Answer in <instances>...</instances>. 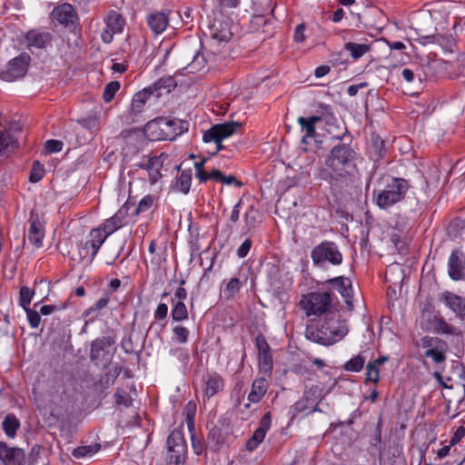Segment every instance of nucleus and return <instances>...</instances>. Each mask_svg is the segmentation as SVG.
<instances>
[{"mask_svg": "<svg viewBox=\"0 0 465 465\" xmlns=\"http://www.w3.org/2000/svg\"><path fill=\"white\" fill-rule=\"evenodd\" d=\"M124 216L123 213H117L111 218L106 219L97 228H94V230H99L101 234L104 236L103 238L106 240L109 235L114 233L124 225Z\"/></svg>", "mask_w": 465, "mask_h": 465, "instance_id": "obj_26", "label": "nucleus"}, {"mask_svg": "<svg viewBox=\"0 0 465 465\" xmlns=\"http://www.w3.org/2000/svg\"><path fill=\"white\" fill-rule=\"evenodd\" d=\"M185 284L184 280H181L180 286L176 289L174 292V297L172 300V302L174 303V300L178 299V301L183 302L187 298V291L183 288V285Z\"/></svg>", "mask_w": 465, "mask_h": 465, "instance_id": "obj_57", "label": "nucleus"}, {"mask_svg": "<svg viewBox=\"0 0 465 465\" xmlns=\"http://www.w3.org/2000/svg\"><path fill=\"white\" fill-rule=\"evenodd\" d=\"M256 346L258 349V354L259 353H267L271 352V349L269 344L267 343L266 340L262 336H258L256 338Z\"/></svg>", "mask_w": 465, "mask_h": 465, "instance_id": "obj_59", "label": "nucleus"}, {"mask_svg": "<svg viewBox=\"0 0 465 465\" xmlns=\"http://www.w3.org/2000/svg\"><path fill=\"white\" fill-rule=\"evenodd\" d=\"M425 38H430L431 42L437 43L442 47L451 50L454 46V38L451 35H435L430 36H425Z\"/></svg>", "mask_w": 465, "mask_h": 465, "instance_id": "obj_45", "label": "nucleus"}, {"mask_svg": "<svg viewBox=\"0 0 465 465\" xmlns=\"http://www.w3.org/2000/svg\"><path fill=\"white\" fill-rule=\"evenodd\" d=\"M241 287H242L241 281L236 277L232 278L226 283V286L224 289V293L227 296V298H232L241 290Z\"/></svg>", "mask_w": 465, "mask_h": 465, "instance_id": "obj_48", "label": "nucleus"}, {"mask_svg": "<svg viewBox=\"0 0 465 465\" xmlns=\"http://www.w3.org/2000/svg\"><path fill=\"white\" fill-rule=\"evenodd\" d=\"M259 371L262 372L264 376H270L272 371V358L271 352L259 353Z\"/></svg>", "mask_w": 465, "mask_h": 465, "instance_id": "obj_37", "label": "nucleus"}, {"mask_svg": "<svg viewBox=\"0 0 465 465\" xmlns=\"http://www.w3.org/2000/svg\"><path fill=\"white\" fill-rule=\"evenodd\" d=\"M35 291L27 286H23L19 292V304L23 309L29 308Z\"/></svg>", "mask_w": 465, "mask_h": 465, "instance_id": "obj_44", "label": "nucleus"}, {"mask_svg": "<svg viewBox=\"0 0 465 465\" xmlns=\"http://www.w3.org/2000/svg\"><path fill=\"white\" fill-rule=\"evenodd\" d=\"M344 48L348 51L353 59L357 60L363 56L366 53L370 51V46L365 44H356L352 42H348L344 45Z\"/></svg>", "mask_w": 465, "mask_h": 465, "instance_id": "obj_36", "label": "nucleus"}, {"mask_svg": "<svg viewBox=\"0 0 465 465\" xmlns=\"http://www.w3.org/2000/svg\"><path fill=\"white\" fill-rule=\"evenodd\" d=\"M28 222V240L34 246L40 248L43 245L45 228L39 220L38 213L31 211Z\"/></svg>", "mask_w": 465, "mask_h": 465, "instance_id": "obj_19", "label": "nucleus"}, {"mask_svg": "<svg viewBox=\"0 0 465 465\" xmlns=\"http://www.w3.org/2000/svg\"><path fill=\"white\" fill-rule=\"evenodd\" d=\"M2 428L8 438H15L17 430L20 428V421L15 414H7L3 422Z\"/></svg>", "mask_w": 465, "mask_h": 465, "instance_id": "obj_32", "label": "nucleus"}, {"mask_svg": "<svg viewBox=\"0 0 465 465\" xmlns=\"http://www.w3.org/2000/svg\"><path fill=\"white\" fill-rule=\"evenodd\" d=\"M305 337L309 341L321 345L330 346L334 344L333 339L330 337L322 323L320 326L318 324L308 325L305 331Z\"/></svg>", "mask_w": 465, "mask_h": 465, "instance_id": "obj_25", "label": "nucleus"}, {"mask_svg": "<svg viewBox=\"0 0 465 465\" xmlns=\"http://www.w3.org/2000/svg\"><path fill=\"white\" fill-rule=\"evenodd\" d=\"M301 308L307 316H326L336 312L335 297L331 292H312L303 296Z\"/></svg>", "mask_w": 465, "mask_h": 465, "instance_id": "obj_3", "label": "nucleus"}, {"mask_svg": "<svg viewBox=\"0 0 465 465\" xmlns=\"http://www.w3.org/2000/svg\"><path fill=\"white\" fill-rule=\"evenodd\" d=\"M364 363L365 357L361 354H358L344 364V370L347 371L359 372L362 370Z\"/></svg>", "mask_w": 465, "mask_h": 465, "instance_id": "obj_40", "label": "nucleus"}, {"mask_svg": "<svg viewBox=\"0 0 465 465\" xmlns=\"http://www.w3.org/2000/svg\"><path fill=\"white\" fill-rule=\"evenodd\" d=\"M448 273L453 281H461L465 278L463 258L458 250H453L449 257Z\"/></svg>", "mask_w": 465, "mask_h": 465, "instance_id": "obj_21", "label": "nucleus"}, {"mask_svg": "<svg viewBox=\"0 0 465 465\" xmlns=\"http://www.w3.org/2000/svg\"><path fill=\"white\" fill-rule=\"evenodd\" d=\"M332 179H341L351 174L356 169V152L346 143L335 145L325 161Z\"/></svg>", "mask_w": 465, "mask_h": 465, "instance_id": "obj_2", "label": "nucleus"}, {"mask_svg": "<svg viewBox=\"0 0 465 465\" xmlns=\"http://www.w3.org/2000/svg\"><path fill=\"white\" fill-rule=\"evenodd\" d=\"M119 89L120 83L117 81H112L109 84H107L103 92L104 101L105 103H110L114 99L115 94L119 91Z\"/></svg>", "mask_w": 465, "mask_h": 465, "instance_id": "obj_46", "label": "nucleus"}, {"mask_svg": "<svg viewBox=\"0 0 465 465\" xmlns=\"http://www.w3.org/2000/svg\"><path fill=\"white\" fill-rule=\"evenodd\" d=\"M25 39L29 49L33 47L41 49L51 44L52 35L45 30L32 29L26 33Z\"/></svg>", "mask_w": 465, "mask_h": 465, "instance_id": "obj_20", "label": "nucleus"}, {"mask_svg": "<svg viewBox=\"0 0 465 465\" xmlns=\"http://www.w3.org/2000/svg\"><path fill=\"white\" fill-rule=\"evenodd\" d=\"M311 258L316 267H324L326 263L337 266L343 260L337 244L331 241H322L314 246L311 252Z\"/></svg>", "mask_w": 465, "mask_h": 465, "instance_id": "obj_5", "label": "nucleus"}, {"mask_svg": "<svg viewBox=\"0 0 465 465\" xmlns=\"http://www.w3.org/2000/svg\"><path fill=\"white\" fill-rule=\"evenodd\" d=\"M321 116H310L303 117L300 116L297 120L301 131L304 133V135L302 138V143L304 144H309L312 140H315L316 137V124L322 122Z\"/></svg>", "mask_w": 465, "mask_h": 465, "instance_id": "obj_24", "label": "nucleus"}, {"mask_svg": "<svg viewBox=\"0 0 465 465\" xmlns=\"http://www.w3.org/2000/svg\"><path fill=\"white\" fill-rule=\"evenodd\" d=\"M424 356L427 358H431L435 363H441L446 359L444 352L436 349H428L425 351Z\"/></svg>", "mask_w": 465, "mask_h": 465, "instance_id": "obj_53", "label": "nucleus"}, {"mask_svg": "<svg viewBox=\"0 0 465 465\" xmlns=\"http://www.w3.org/2000/svg\"><path fill=\"white\" fill-rule=\"evenodd\" d=\"M0 460L4 465H25L26 455L23 449L0 441Z\"/></svg>", "mask_w": 465, "mask_h": 465, "instance_id": "obj_15", "label": "nucleus"}, {"mask_svg": "<svg viewBox=\"0 0 465 465\" xmlns=\"http://www.w3.org/2000/svg\"><path fill=\"white\" fill-rule=\"evenodd\" d=\"M442 302L456 316L465 319V297L449 291L443 292L440 296Z\"/></svg>", "mask_w": 465, "mask_h": 465, "instance_id": "obj_18", "label": "nucleus"}, {"mask_svg": "<svg viewBox=\"0 0 465 465\" xmlns=\"http://www.w3.org/2000/svg\"><path fill=\"white\" fill-rule=\"evenodd\" d=\"M269 388V382L265 377L256 378L252 383L251 391L248 394V401L251 403H258L266 394Z\"/></svg>", "mask_w": 465, "mask_h": 465, "instance_id": "obj_29", "label": "nucleus"}, {"mask_svg": "<svg viewBox=\"0 0 465 465\" xmlns=\"http://www.w3.org/2000/svg\"><path fill=\"white\" fill-rule=\"evenodd\" d=\"M409 190L407 180L402 178H391L381 190H375L376 204L387 210L394 204L402 201Z\"/></svg>", "mask_w": 465, "mask_h": 465, "instance_id": "obj_4", "label": "nucleus"}, {"mask_svg": "<svg viewBox=\"0 0 465 465\" xmlns=\"http://www.w3.org/2000/svg\"><path fill=\"white\" fill-rule=\"evenodd\" d=\"M103 237L99 230L92 229L85 242L80 247V259H88L89 262H92L105 241Z\"/></svg>", "mask_w": 465, "mask_h": 465, "instance_id": "obj_10", "label": "nucleus"}, {"mask_svg": "<svg viewBox=\"0 0 465 465\" xmlns=\"http://www.w3.org/2000/svg\"><path fill=\"white\" fill-rule=\"evenodd\" d=\"M150 95L153 94L149 93V91H146V88H144L143 91L137 92L132 99L130 105L131 114L134 115L140 114L143 110Z\"/></svg>", "mask_w": 465, "mask_h": 465, "instance_id": "obj_30", "label": "nucleus"}, {"mask_svg": "<svg viewBox=\"0 0 465 465\" xmlns=\"http://www.w3.org/2000/svg\"><path fill=\"white\" fill-rule=\"evenodd\" d=\"M45 146L49 153H58L63 149V143L58 140L50 139L45 142Z\"/></svg>", "mask_w": 465, "mask_h": 465, "instance_id": "obj_56", "label": "nucleus"}, {"mask_svg": "<svg viewBox=\"0 0 465 465\" xmlns=\"http://www.w3.org/2000/svg\"><path fill=\"white\" fill-rule=\"evenodd\" d=\"M114 344V340L109 336H103L94 340L91 342L90 359L92 361L99 364L105 361L104 365L110 360L109 348Z\"/></svg>", "mask_w": 465, "mask_h": 465, "instance_id": "obj_11", "label": "nucleus"}, {"mask_svg": "<svg viewBox=\"0 0 465 465\" xmlns=\"http://www.w3.org/2000/svg\"><path fill=\"white\" fill-rule=\"evenodd\" d=\"M323 284L335 287L340 294L343 297L348 309L352 311V284L349 278L339 276L328 279Z\"/></svg>", "mask_w": 465, "mask_h": 465, "instance_id": "obj_16", "label": "nucleus"}, {"mask_svg": "<svg viewBox=\"0 0 465 465\" xmlns=\"http://www.w3.org/2000/svg\"><path fill=\"white\" fill-rule=\"evenodd\" d=\"M192 184V171L183 170L171 184V191L188 194Z\"/></svg>", "mask_w": 465, "mask_h": 465, "instance_id": "obj_28", "label": "nucleus"}, {"mask_svg": "<svg viewBox=\"0 0 465 465\" xmlns=\"http://www.w3.org/2000/svg\"><path fill=\"white\" fill-rule=\"evenodd\" d=\"M190 331L183 326L177 325L173 328L172 340L177 343L184 344L188 341Z\"/></svg>", "mask_w": 465, "mask_h": 465, "instance_id": "obj_42", "label": "nucleus"}, {"mask_svg": "<svg viewBox=\"0 0 465 465\" xmlns=\"http://www.w3.org/2000/svg\"><path fill=\"white\" fill-rule=\"evenodd\" d=\"M209 35L219 43H227L232 36L229 22L227 20L214 19L209 27Z\"/></svg>", "mask_w": 465, "mask_h": 465, "instance_id": "obj_22", "label": "nucleus"}, {"mask_svg": "<svg viewBox=\"0 0 465 465\" xmlns=\"http://www.w3.org/2000/svg\"><path fill=\"white\" fill-rule=\"evenodd\" d=\"M242 123L240 122H225L223 124H217L208 129L203 135V140L205 143L213 142L216 144V151L224 149L222 142L224 139L231 137L235 134L242 132Z\"/></svg>", "mask_w": 465, "mask_h": 465, "instance_id": "obj_6", "label": "nucleus"}, {"mask_svg": "<svg viewBox=\"0 0 465 465\" xmlns=\"http://www.w3.org/2000/svg\"><path fill=\"white\" fill-rule=\"evenodd\" d=\"M29 61L30 57L27 54H20L13 58L0 71V78L7 82H13L24 77L27 72Z\"/></svg>", "mask_w": 465, "mask_h": 465, "instance_id": "obj_9", "label": "nucleus"}, {"mask_svg": "<svg viewBox=\"0 0 465 465\" xmlns=\"http://www.w3.org/2000/svg\"><path fill=\"white\" fill-rule=\"evenodd\" d=\"M293 411L295 412H304L306 411H309L310 413L315 412L319 411L318 404H310V401L307 400L305 397L302 396V398L299 401H297L293 405Z\"/></svg>", "mask_w": 465, "mask_h": 465, "instance_id": "obj_43", "label": "nucleus"}, {"mask_svg": "<svg viewBox=\"0 0 465 465\" xmlns=\"http://www.w3.org/2000/svg\"><path fill=\"white\" fill-rule=\"evenodd\" d=\"M26 312L27 320L32 328H37L41 322L40 313L30 308L24 309Z\"/></svg>", "mask_w": 465, "mask_h": 465, "instance_id": "obj_54", "label": "nucleus"}, {"mask_svg": "<svg viewBox=\"0 0 465 465\" xmlns=\"http://www.w3.org/2000/svg\"><path fill=\"white\" fill-rule=\"evenodd\" d=\"M168 313V306L166 303H159L155 312L154 318L155 320L162 321L167 317Z\"/></svg>", "mask_w": 465, "mask_h": 465, "instance_id": "obj_58", "label": "nucleus"}, {"mask_svg": "<svg viewBox=\"0 0 465 465\" xmlns=\"http://www.w3.org/2000/svg\"><path fill=\"white\" fill-rule=\"evenodd\" d=\"M171 316L175 322H183L188 319V311L183 302L177 301L173 303Z\"/></svg>", "mask_w": 465, "mask_h": 465, "instance_id": "obj_38", "label": "nucleus"}, {"mask_svg": "<svg viewBox=\"0 0 465 465\" xmlns=\"http://www.w3.org/2000/svg\"><path fill=\"white\" fill-rule=\"evenodd\" d=\"M154 200V196L151 194L143 196L137 205L136 213L147 212L153 206Z\"/></svg>", "mask_w": 465, "mask_h": 465, "instance_id": "obj_52", "label": "nucleus"}, {"mask_svg": "<svg viewBox=\"0 0 465 465\" xmlns=\"http://www.w3.org/2000/svg\"><path fill=\"white\" fill-rule=\"evenodd\" d=\"M272 425L271 412L263 414L259 422V427L253 432V435L247 440L246 449L250 451L254 450L265 438L267 431Z\"/></svg>", "mask_w": 465, "mask_h": 465, "instance_id": "obj_17", "label": "nucleus"}, {"mask_svg": "<svg viewBox=\"0 0 465 465\" xmlns=\"http://www.w3.org/2000/svg\"><path fill=\"white\" fill-rule=\"evenodd\" d=\"M303 397L310 401V404H318L324 397L323 388L320 384H312L304 391Z\"/></svg>", "mask_w": 465, "mask_h": 465, "instance_id": "obj_34", "label": "nucleus"}, {"mask_svg": "<svg viewBox=\"0 0 465 465\" xmlns=\"http://www.w3.org/2000/svg\"><path fill=\"white\" fill-rule=\"evenodd\" d=\"M185 411H186L187 425H188L189 429L191 430L192 428H193V419H194V415H195L196 405L194 403H193L192 401H190L186 405Z\"/></svg>", "mask_w": 465, "mask_h": 465, "instance_id": "obj_55", "label": "nucleus"}, {"mask_svg": "<svg viewBox=\"0 0 465 465\" xmlns=\"http://www.w3.org/2000/svg\"><path fill=\"white\" fill-rule=\"evenodd\" d=\"M124 25V20L123 16L116 11H111L106 19L105 26L110 28L113 33H121Z\"/></svg>", "mask_w": 465, "mask_h": 465, "instance_id": "obj_33", "label": "nucleus"}, {"mask_svg": "<svg viewBox=\"0 0 465 465\" xmlns=\"http://www.w3.org/2000/svg\"><path fill=\"white\" fill-rule=\"evenodd\" d=\"M170 10L155 11L149 14L146 17V22L151 31L158 35L162 34L169 24Z\"/></svg>", "mask_w": 465, "mask_h": 465, "instance_id": "obj_23", "label": "nucleus"}, {"mask_svg": "<svg viewBox=\"0 0 465 465\" xmlns=\"http://www.w3.org/2000/svg\"><path fill=\"white\" fill-rule=\"evenodd\" d=\"M51 17L54 21L65 27H74L79 21L74 6L69 3H64L55 6L51 13Z\"/></svg>", "mask_w": 465, "mask_h": 465, "instance_id": "obj_13", "label": "nucleus"}, {"mask_svg": "<svg viewBox=\"0 0 465 465\" xmlns=\"http://www.w3.org/2000/svg\"><path fill=\"white\" fill-rule=\"evenodd\" d=\"M304 31L305 25L303 24H300L296 26L293 35V39L295 42L302 43L305 40Z\"/></svg>", "mask_w": 465, "mask_h": 465, "instance_id": "obj_62", "label": "nucleus"}, {"mask_svg": "<svg viewBox=\"0 0 465 465\" xmlns=\"http://www.w3.org/2000/svg\"><path fill=\"white\" fill-rule=\"evenodd\" d=\"M100 449L99 444L81 446L74 450L73 456L76 459L92 457Z\"/></svg>", "mask_w": 465, "mask_h": 465, "instance_id": "obj_39", "label": "nucleus"}, {"mask_svg": "<svg viewBox=\"0 0 465 465\" xmlns=\"http://www.w3.org/2000/svg\"><path fill=\"white\" fill-rule=\"evenodd\" d=\"M45 170L44 165L41 164L38 161L34 162L33 167L31 169L29 174V181L31 183H37L44 177Z\"/></svg>", "mask_w": 465, "mask_h": 465, "instance_id": "obj_47", "label": "nucleus"}, {"mask_svg": "<svg viewBox=\"0 0 465 465\" xmlns=\"http://www.w3.org/2000/svg\"><path fill=\"white\" fill-rule=\"evenodd\" d=\"M115 403L117 405H124V407H130L133 400L129 393L123 389H117L114 392Z\"/></svg>", "mask_w": 465, "mask_h": 465, "instance_id": "obj_49", "label": "nucleus"}, {"mask_svg": "<svg viewBox=\"0 0 465 465\" xmlns=\"http://www.w3.org/2000/svg\"><path fill=\"white\" fill-rule=\"evenodd\" d=\"M108 302L109 298L107 296L99 299L93 306L84 312L83 316L85 318L90 317L94 312L104 309Z\"/></svg>", "mask_w": 465, "mask_h": 465, "instance_id": "obj_51", "label": "nucleus"}, {"mask_svg": "<svg viewBox=\"0 0 465 465\" xmlns=\"http://www.w3.org/2000/svg\"><path fill=\"white\" fill-rule=\"evenodd\" d=\"M464 436H465V428L463 426H459L450 440V446H454L457 443H459Z\"/></svg>", "mask_w": 465, "mask_h": 465, "instance_id": "obj_60", "label": "nucleus"}, {"mask_svg": "<svg viewBox=\"0 0 465 465\" xmlns=\"http://www.w3.org/2000/svg\"><path fill=\"white\" fill-rule=\"evenodd\" d=\"M322 324L334 343L341 341L348 332V327L344 321H341L337 311L324 316Z\"/></svg>", "mask_w": 465, "mask_h": 465, "instance_id": "obj_14", "label": "nucleus"}, {"mask_svg": "<svg viewBox=\"0 0 465 465\" xmlns=\"http://www.w3.org/2000/svg\"><path fill=\"white\" fill-rule=\"evenodd\" d=\"M401 75L407 83H411L415 78L416 73L413 69L403 68L401 71Z\"/></svg>", "mask_w": 465, "mask_h": 465, "instance_id": "obj_64", "label": "nucleus"}, {"mask_svg": "<svg viewBox=\"0 0 465 465\" xmlns=\"http://www.w3.org/2000/svg\"><path fill=\"white\" fill-rule=\"evenodd\" d=\"M163 163L159 156L143 155L141 161L134 163V171L143 172V179H147L151 185L156 184L163 177L162 169Z\"/></svg>", "mask_w": 465, "mask_h": 465, "instance_id": "obj_8", "label": "nucleus"}, {"mask_svg": "<svg viewBox=\"0 0 465 465\" xmlns=\"http://www.w3.org/2000/svg\"><path fill=\"white\" fill-rule=\"evenodd\" d=\"M17 147V140L7 132L0 131V157L6 151L13 150Z\"/></svg>", "mask_w": 465, "mask_h": 465, "instance_id": "obj_35", "label": "nucleus"}, {"mask_svg": "<svg viewBox=\"0 0 465 465\" xmlns=\"http://www.w3.org/2000/svg\"><path fill=\"white\" fill-rule=\"evenodd\" d=\"M77 122L84 128L91 132H95L99 129V122L96 116H88L85 118L79 119Z\"/></svg>", "mask_w": 465, "mask_h": 465, "instance_id": "obj_50", "label": "nucleus"}, {"mask_svg": "<svg viewBox=\"0 0 465 465\" xmlns=\"http://www.w3.org/2000/svg\"><path fill=\"white\" fill-rule=\"evenodd\" d=\"M209 59L203 53L198 52L193 58L189 67L191 72H197L203 70L208 64Z\"/></svg>", "mask_w": 465, "mask_h": 465, "instance_id": "obj_41", "label": "nucleus"}, {"mask_svg": "<svg viewBox=\"0 0 465 465\" xmlns=\"http://www.w3.org/2000/svg\"><path fill=\"white\" fill-rule=\"evenodd\" d=\"M224 387L223 378L216 371H206L201 379L203 399H210L222 391Z\"/></svg>", "mask_w": 465, "mask_h": 465, "instance_id": "obj_12", "label": "nucleus"}, {"mask_svg": "<svg viewBox=\"0 0 465 465\" xmlns=\"http://www.w3.org/2000/svg\"><path fill=\"white\" fill-rule=\"evenodd\" d=\"M167 465H183L186 455V444L181 430H173L166 441Z\"/></svg>", "mask_w": 465, "mask_h": 465, "instance_id": "obj_7", "label": "nucleus"}, {"mask_svg": "<svg viewBox=\"0 0 465 465\" xmlns=\"http://www.w3.org/2000/svg\"><path fill=\"white\" fill-rule=\"evenodd\" d=\"M175 87V80L171 76H165L160 78L153 84L146 87V91H149V93H151L155 97H160L164 94H169Z\"/></svg>", "mask_w": 465, "mask_h": 465, "instance_id": "obj_27", "label": "nucleus"}, {"mask_svg": "<svg viewBox=\"0 0 465 465\" xmlns=\"http://www.w3.org/2000/svg\"><path fill=\"white\" fill-rule=\"evenodd\" d=\"M389 358L386 356H381L372 361H369L367 364V381L376 383L380 379L379 366L387 362Z\"/></svg>", "mask_w": 465, "mask_h": 465, "instance_id": "obj_31", "label": "nucleus"}, {"mask_svg": "<svg viewBox=\"0 0 465 465\" xmlns=\"http://www.w3.org/2000/svg\"><path fill=\"white\" fill-rule=\"evenodd\" d=\"M456 70L460 74L465 76V54H461L457 57Z\"/></svg>", "mask_w": 465, "mask_h": 465, "instance_id": "obj_63", "label": "nucleus"}, {"mask_svg": "<svg viewBox=\"0 0 465 465\" xmlns=\"http://www.w3.org/2000/svg\"><path fill=\"white\" fill-rule=\"evenodd\" d=\"M187 129L188 123L185 121L166 118L152 120L145 124L143 134L136 130H128L122 133L121 135L124 141L123 151L125 155L132 153L131 147H134V153L137 152L143 143V136L151 141L173 140Z\"/></svg>", "mask_w": 465, "mask_h": 465, "instance_id": "obj_1", "label": "nucleus"}, {"mask_svg": "<svg viewBox=\"0 0 465 465\" xmlns=\"http://www.w3.org/2000/svg\"><path fill=\"white\" fill-rule=\"evenodd\" d=\"M252 247V241L251 239H246L241 245L240 247L237 249V255L240 257V258H244L250 249Z\"/></svg>", "mask_w": 465, "mask_h": 465, "instance_id": "obj_61", "label": "nucleus"}]
</instances>
